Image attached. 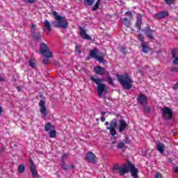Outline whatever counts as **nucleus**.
<instances>
[{"label": "nucleus", "instance_id": "nucleus-43", "mask_svg": "<svg viewBox=\"0 0 178 178\" xmlns=\"http://www.w3.org/2000/svg\"><path fill=\"white\" fill-rule=\"evenodd\" d=\"M75 49H76V51L78 54H81V49L80 48V46L76 45V46L75 47Z\"/></svg>", "mask_w": 178, "mask_h": 178}, {"label": "nucleus", "instance_id": "nucleus-41", "mask_svg": "<svg viewBox=\"0 0 178 178\" xmlns=\"http://www.w3.org/2000/svg\"><path fill=\"white\" fill-rule=\"evenodd\" d=\"M29 163H30V169L33 168H35V165H34V163L33 162V160H31V159H29Z\"/></svg>", "mask_w": 178, "mask_h": 178}, {"label": "nucleus", "instance_id": "nucleus-39", "mask_svg": "<svg viewBox=\"0 0 178 178\" xmlns=\"http://www.w3.org/2000/svg\"><path fill=\"white\" fill-rule=\"evenodd\" d=\"M29 63V66L32 67V69H34V67H35V63L33 62L32 60H30Z\"/></svg>", "mask_w": 178, "mask_h": 178}, {"label": "nucleus", "instance_id": "nucleus-44", "mask_svg": "<svg viewBox=\"0 0 178 178\" xmlns=\"http://www.w3.org/2000/svg\"><path fill=\"white\" fill-rule=\"evenodd\" d=\"M25 2H27V3L33 4L34 2H37V0H24Z\"/></svg>", "mask_w": 178, "mask_h": 178}, {"label": "nucleus", "instance_id": "nucleus-38", "mask_svg": "<svg viewBox=\"0 0 178 178\" xmlns=\"http://www.w3.org/2000/svg\"><path fill=\"white\" fill-rule=\"evenodd\" d=\"M60 165H61V168L63 169V170H65V172L67 170V166L65 163V161H63Z\"/></svg>", "mask_w": 178, "mask_h": 178}, {"label": "nucleus", "instance_id": "nucleus-29", "mask_svg": "<svg viewBox=\"0 0 178 178\" xmlns=\"http://www.w3.org/2000/svg\"><path fill=\"white\" fill-rule=\"evenodd\" d=\"M124 145H125L123 142H120L117 145V148L118 149H123V148H124Z\"/></svg>", "mask_w": 178, "mask_h": 178}, {"label": "nucleus", "instance_id": "nucleus-16", "mask_svg": "<svg viewBox=\"0 0 178 178\" xmlns=\"http://www.w3.org/2000/svg\"><path fill=\"white\" fill-rule=\"evenodd\" d=\"M141 47H142V51L144 52V54H148L151 51V48L149 46L147 45L145 42H143L141 43Z\"/></svg>", "mask_w": 178, "mask_h": 178}, {"label": "nucleus", "instance_id": "nucleus-4", "mask_svg": "<svg viewBox=\"0 0 178 178\" xmlns=\"http://www.w3.org/2000/svg\"><path fill=\"white\" fill-rule=\"evenodd\" d=\"M90 79L95 83L97 86V95L102 98V93L106 92L108 90V88L106 87V85L102 83L103 80L101 79H95L94 76H92Z\"/></svg>", "mask_w": 178, "mask_h": 178}, {"label": "nucleus", "instance_id": "nucleus-27", "mask_svg": "<svg viewBox=\"0 0 178 178\" xmlns=\"http://www.w3.org/2000/svg\"><path fill=\"white\" fill-rule=\"evenodd\" d=\"M24 170H26V167L24 166V165L23 164L19 165L18 167L19 173H24Z\"/></svg>", "mask_w": 178, "mask_h": 178}, {"label": "nucleus", "instance_id": "nucleus-50", "mask_svg": "<svg viewBox=\"0 0 178 178\" xmlns=\"http://www.w3.org/2000/svg\"><path fill=\"white\" fill-rule=\"evenodd\" d=\"M67 156H69V154H63L62 158H63V159H66L67 158Z\"/></svg>", "mask_w": 178, "mask_h": 178}, {"label": "nucleus", "instance_id": "nucleus-53", "mask_svg": "<svg viewBox=\"0 0 178 178\" xmlns=\"http://www.w3.org/2000/svg\"><path fill=\"white\" fill-rule=\"evenodd\" d=\"M174 172H175V173H178V166H177V167H175V168H174Z\"/></svg>", "mask_w": 178, "mask_h": 178}, {"label": "nucleus", "instance_id": "nucleus-2", "mask_svg": "<svg viewBox=\"0 0 178 178\" xmlns=\"http://www.w3.org/2000/svg\"><path fill=\"white\" fill-rule=\"evenodd\" d=\"M117 79L121 84V86L124 88L125 90H131L133 88V80L130 77V75L129 74L125 73L124 74H117Z\"/></svg>", "mask_w": 178, "mask_h": 178}, {"label": "nucleus", "instance_id": "nucleus-9", "mask_svg": "<svg viewBox=\"0 0 178 178\" xmlns=\"http://www.w3.org/2000/svg\"><path fill=\"white\" fill-rule=\"evenodd\" d=\"M129 170L131 173V176L134 178H138V169L130 163Z\"/></svg>", "mask_w": 178, "mask_h": 178}, {"label": "nucleus", "instance_id": "nucleus-63", "mask_svg": "<svg viewBox=\"0 0 178 178\" xmlns=\"http://www.w3.org/2000/svg\"><path fill=\"white\" fill-rule=\"evenodd\" d=\"M97 2H98L99 3H101V0H97Z\"/></svg>", "mask_w": 178, "mask_h": 178}, {"label": "nucleus", "instance_id": "nucleus-61", "mask_svg": "<svg viewBox=\"0 0 178 178\" xmlns=\"http://www.w3.org/2000/svg\"><path fill=\"white\" fill-rule=\"evenodd\" d=\"M105 125H106V126H109V122H105Z\"/></svg>", "mask_w": 178, "mask_h": 178}, {"label": "nucleus", "instance_id": "nucleus-51", "mask_svg": "<svg viewBox=\"0 0 178 178\" xmlns=\"http://www.w3.org/2000/svg\"><path fill=\"white\" fill-rule=\"evenodd\" d=\"M32 31H33V33H34V32L35 33V25L34 24L32 25Z\"/></svg>", "mask_w": 178, "mask_h": 178}, {"label": "nucleus", "instance_id": "nucleus-3", "mask_svg": "<svg viewBox=\"0 0 178 178\" xmlns=\"http://www.w3.org/2000/svg\"><path fill=\"white\" fill-rule=\"evenodd\" d=\"M40 52L46 58L42 60L43 65H48L49 63V58H52V52L49 50L48 45L45 43H41Z\"/></svg>", "mask_w": 178, "mask_h": 178}, {"label": "nucleus", "instance_id": "nucleus-7", "mask_svg": "<svg viewBox=\"0 0 178 178\" xmlns=\"http://www.w3.org/2000/svg\"><path fill=\"white\" fill-rule=\"evenodd\" d=\"M130 163L131 162L128 161L127 163L124 164L123 166L120 167L119 173L120 176H124V175H126V173L130 170Z\"/></svg>", "mask_w": 178, "mask_h": 178}, {"label": "nucleus", "instance_id": "nucleus-5", "mask_svg": "<svg viewBox=\"0 0 178 178\" xmlns=\"http://www.w3.org/2000/svg\"><path fill=\"white\" fill-rule=\"evenodd\" d=\"M161 111L163 113V118H164L165 120H170L172 118H173V111H172V108L169 107H164L161 108Z\"/></svg>", "mask_w": 178, "mask_h": 178}, {"label": "nucleus", "instance_id": "nucleus-19", "mask_svg": "<svg viewBox=\"0 0 178 178\" xmlns=\"http://www.w3.org/2000/svg\"><path fill=\"white\" fill-rule=\"evenodd\" d=\"M99 56L96 57V59L100 63H103V65H105L106 63V60L104 59V54L102 53L97 54Z\"/></svg>", "mask_w": 178, "mask_h": 178}, {"label": "nucleus", "instance_id": "nucleus-13", "mask_svg": "<svg viewBox=\"0 0 178 178\" xmlns=\"http://www.w3.org/2000/svg\"><path fill=\"white\" fill-rule=\"evenodd\" d=\"M143 31H145L147 37L149 40H154V35H152L154 34V33H155V31H154L149 28H145V29H143Z\"/></svg>", "mask_w": 178, "mask_h": 178}, {"label": "nucleus", "instance_id": "nucleus-20", "mask_svg": "<svg viewBox=\"0 0 178 178\" xmlns=\"http://www.w3.org/2000/svg\"><path fill=\"white\" fill-rule=\"evenodd\" d=\"M142 23H143V18H141V17H138L136 19L135 26H136V27H137L138 31H140V30H141V24Z\"/></svg>", "mask_w": 178, "mask_h": 178}, {"label": "nucleus", "instance_id": "nucleus-32", "mask_svg": "<svg viewBox=\"0 0 178 178\" xmlns=\"http://www.w3.org/2000/svg\"><path fill=\"white\" fill-rule=\"evenodd\" d=\"M144 109H145V111L147 113H149L151 112V108H149V106H147V104L144 105Z\"/></svg>", "mask_w": 178, "mask_h": 178}, {"label": "nucleus", "instance_id": "nucleus-56", "mask_svg": "<svg viewBox=\"0 0 178 178\" xmlns=\"http://www.w3.org/2000/svg\"><path fill=\"white\" fill-rule=\"evenodd\" d=\"M100 120L102 122H105V117H101Z\"/></svg>", "mask_w": 178, "mask_h": 178}, {"label": "nucleus", "instance_id": "nucleus-57", "mask_svg": "<svg viewBox=\"0 0 178 178\" xmlns=\"http://www.w3.org/2000/svg\"><path fill=\"white\" fill-rule=\"evenodd\" d=\"M17 91H18V92L22 91V88H21L20 86H18V87H17Z\"/></svg>", "mask_w": 178, "mask_h": 178}, {"label": "nucleus", "instance_id": "nucleus-6", "mask_svg": "<svg viewBox=\"0 0 178 178\" xmlns=\"http://www.w3.org/2000/svg\"><path fill=\"white\" fill-rule=\"evenodd\" d=\"M85 159L90 163H97V156H95V154L92 153V152H88L86 155Z\"/></svg>", "mask_w": 178, "mask_h": 178}, {"label": "nucleus", "instance_id": "nucleus-34", "mask_svg": "<svg viewBox=\"0 0 178 178\" xmlns=\"http://www.w3.org/2000/svg\"><path fill=\"white\" fill-rule=\"evenodd\" d=\"M107 82L108 83V84H111V86L113 85V79H112V77H111V76H108L107 77Z\"/></svg>", "mask_w": 178, "mask_h": 178}, {"label": "nucleus", "instance_id": "nucleus-42", "mask_svg": "<svg viewBox=\"0 0 178 178\" xmlns=\"http://www.w3.org/2000/svg\"><path fill=\"white\" fill-rule=\"evenodd\" d=\"M120 51L122 54H124V55H126V54H127V50H126V48H124V47H121Z\"/></svg>", "mask_w": 178, "mask_h": 178}, {"label": "nucleus", "instance_id": "nucleus-40", "mask_svg": "<svg viewBox=\"0 0 178 178\" xmlns=\"http://www.w3.org/2000/svg\"><path fill=\"white\" fill-rule=\"evenodd\" d=\"M138 40L141 42V44H143V42H144V36L142 34H139Z\"/></svg>", "mask_w": 178, "mask_h": 178}, {"label": "nucleus", "instance_id": "nucleus-28", "mask_svg": "<svg viewBox=\"0 0 178 178\" xmlns=\"http://www.w3.org/2000/svg\"><path fill=\"white\" fill-rule=\"evenodd\" d=\"M49 137L51 138H55L56 137V131L55 130H51L49 131Z\"/></svg>", "mask_w": 178, "mask_h": 178}, {"label": "nucleus", "instance_id": "nucleus-36", "mask_svg": "<svg viewBox=\"0 0 178 178\" xmlns=\"http://www.w3.org/2000/svg\"><path fill=\"white\" fill-rule=\"evenodd\" d=\"M125 145L126 144H130V138H129V137H125V138L124 139V142H122Z\"/></svg>", "mask_w": 178, "mask_h": 178}, {"label": "nucleus", "instance_id": "nucleus-10", "mask_svg": "<svg viewBox=\"0 0 178 178\" xmlns=\"http://www.w3.org/2000/svg\"><path fill=\"white\" fill-rule=\"evenodd\" d=\"M79 30H80V35L81 38H83V40H88L89 41L92 40L91 36L87 34L86 29H84L81 26H79Z\"/></svg>", "mask_w": 178, "mask_h": 178}, {"label": "nucleus", "instance_id": "nucleus-26", "mask_svg": "<svg viewBox=\"0 0 178 178\" xmlns=\"http://www.w3.org/2000/svg\"><path fill=\"white\" fill-rule=\"evenodd\" d=\"M83 2L86 5H88V6H92L95 0H83Z\"/></svg>", "mask_w": 178, "mask_h": 178}, {"label": "nucleus", "instance_id": "nucleus-31", "mask_svg": "<svg viewBox=\"0 0 178 178\" xmlns=\"http://www.w3.org/2000/svg\"><path fill=\"white\" fill-rule=\"evenodd\" d=\"M100 3L97 1L95 3V4L93 6L92 10H97V9L99 8Z\"/></svg>", "mask_w": 178, "mask_h": 178}, {"label": "nucleus", "instance_id": "nucleus-18", "mask_svg": "<svg viewBox=\"0 0 178 178\" xmlns=\"http://www.w3.org/2000/svg\"><path fill=\"white\" fill-rule=\"evenodd\" d=\"M44 31H48L49 33L50 31H52V28L51 27V24L49 23V21L48 19H46L44 22Z\"/></svg>", "mask_w": 178, "mask_h": 178}, {"label": "nucleus", "instance_id": "nucleus-23", "mask_svg": "<svg viewBox=\"0 0 178 178\" xmlns=\"http://www.w3.org/2000/svg\"><path fill=\"white\" fill-rule=\"evenodd\" d=\"M156 147L157 151H159L160 154H163V152H165V145H163V143H159Z\"/></svg>", "mask_w": 178, "mask_h": 178}, {"label": "nucleus", "instance_id": "nucleus-30", "mask_svg": "<svg viewBox=\"0 0 178 178\" xmlns=\"http://www.w3.org/2000/svg\"><path fill=\"white\" fill-rule=\"evenodd\" d=\"M124 24L127 27H129L131 24L130 20H129V19L127 18H124Z\"/></svg>", "mask_w": 178, "mask_h": 178}, {"label": "nucleus", "instance_id": "nucleus-12", "mask_svg": "<svg viewBox=\"0 0 178 178\" xmlns=\"http://www.w3.org/2000/svg\"><path fill=\"white\" fill-rule=\"evenodd\" d=\"M39 106H40V112L42 115H47V107H45V100L44 99H40Z\"/></svg>", "mask_w": 178, "mask_h": 178}, {"label": "nucleus", "instance_id": "nucleus-62", "mask_svg": "<svg viewBox=\"0 0 178 178\" xmlns=\"http://www.w3.org/2000/svg\"><path fill=\"white\" fill-rule=\"evenodd\" d=\"M112 144H116V140H113Z\"/></svg>", "mask_w": 178, "mask_h": 178}, {"label": "nucleus", "instance_id": "nucleus-35", "mask_svg": "<svg viewBox=\"0 0 178 178\" xmlns=\"http://www.w3.org/2000/svg\"><path fill=\"white\" fill-rule=\"evenodd\" d=\"M165 3L170 6V5H173L175 3V0H164Z\"/></svg>", "mask_w": 178, "mask_h": 178}, {"label": "nucleus", "instance_id": "nucleus-8", "mask_svg": "<svg viewBox=\"0 0 178 178\" xmlns=\"http://www.w3.org/2000/svg\"><path fill=\"white\" fill-rule=\"evenodd\" d=\"M137 101L140 104V105H142V106H143L144 105H147V102L148 101V97H147V96H145V95L141 93L139 95Z\"/></svg>", "mask_w": 178, "mask_h": 178}, {"label": "nucleus", "instance_id": "nucleus-24", "mask_svg": "<svg viewBox=\"0 0 178 178\" xmlns=\"http://www.w3.org/2000/svg\"><path fill=\"white\" fill-rule=\"evenodd\" d=\"M30 170L33 177H38V172H37V168L35 167L30 168Z\"/></svg>", "mask_w": 178, "mask_h": 178}, {"label": "nucleus", "instance_id": "nucleus-22", "mask_svg": "<svg viewBox=\"0 0 178 178\" xmlns=\"http://www.w3.org/2000/svg\"><path fill=\"white\" fill-rule=\"evenodd\" d=\"M118 126V120L113 119L111 123L110 126L107 127L106 129H116V127Z\"/></svg>", "mask_w": 178, "mask_h": 178}, {"label": "nucleus", "instance_id": "nucleus-37", "mask_svg": "<svg viewBox=\"0 0 178 178\" xmlns=\"http://www.w3.org/2000/svg\"><path fill=\"white\" fill-rule=\"evenodd\" d=\"M107 130H110L111 136H115L116 134V129H107Z\"/></svg>", "mask_w": 178, "mask_h": 178}, {"label": "nucleus", "instance_id": "nucleus-58", "mask_svg": "<svg viewBox=\"0 0 178 178\" xmlns=\"http://www.w3.org/2000/svg\"><path fill=\"white\" fill-rule=\"evenodd\" d=\"M106 115V112H102V116L104 117Z\"/></svg>", "mask_w": 178, "mask_h": 178}, {"label": "nucleus", "instance_id": "nucleus-59", "mask_svg": "<svg viewBox=\"0 0 178 178\" xmlns=\"http://www.w3.org/2000/svg\"><path fill=\"white\" fill-rule=\"evenodd\" d=\"M116 117H117V118H120V119H122V116H121L120 115H119V114H117V115H116Z\"/></svg>", "mask_w": 178, "mask_h": 178}, {"label": "nucleus", "instance_id": "nucleus-48", "mask_svg": "<svg viewBox=\"0 0 178 178\" xmlns=\"http://www.w3.org/2000/svg\"><path fill=\"white\" fill-rule=\"evenodd\" d=\"M174 65H178V57L175 58V59L173 60Z\"/></svg>", "mask_w": 178, "mask_h": 178}, {"label": "nucleus", "instance_id": "nucleus-49", "mask_svg": "<svg viewBox=\"0 0 178 178\" xmlns=\"http://www.w3.org/2000/svg\"><path fill=\"white\" fill-rule=\"evenodd\" d=\"M113 169L114 170H118L119 172L120 167H119L118 165H114Z\"/></svg>", "mask_w": 178, "mask_h": 178}, {"label": "nucleus", "instance_id": "nucleus-25", "mask_svg": "<svg viewBox=\"0 0 178 178\" xmlns=\"http://www.w3.org/2000/svg\"><path fill=\"white\" fill-rule=\"evenodd\" d=\"M53 127H54V125H52L51 122H47L44 126V130L45 131H49V130H51V129H52Z\"/></svg>", "mask_w": 178, "mask_h": 178}, {"label": "nucleus", "instance_id": "nucleus-21", "mask_svg": "<svg viewBox=\"0 0 178 178\" xmlns=\"http://www.w3.org/2000/svg\"><path fill=\"white\" fill-rule=\"evenodd\" d=\"M97 54H98V49L95 48L90 51V58H93L94 59H96V58L99 56H97Z\"/></svg>", "mask_w": 178, "mask_h": 178}, {"label": "nucleus", "instance_id": "nucleus-55", "mask_svg": "<svg viewBox=\"0 0 178 178\" xmlns=\"http://www.w3.org/2000/svg\"><path fill=\"white\" fill-rule=\"evenodd\" d=\"M68 169H74V165H71L70 167H68Z\"/></svg>", "mask_w": 178, "mask_h": 178}, {"label": "nucleus", "instance_id": "nucleus-11", "mask_svg": "<svg viewBox=\"0 0 178 178\" xmlns=\"http://www.w3.org/2000/svg\"><path fill=\"white\" fill-rule=\"evenodd\" d=\"M169 16V12L168 10L161 11L154 15V19H165Z\"/></svg>", "mask_w": 178, "mask_h": 178}, {"label": "nucleus", "instance_id": "nucleus-54", "mask_svg": "<svg viewBox=\"0 0 178 178\" xmlns=\"http://www.w3.org/2000/svg\"><path fill=\"white\" fill-rule=\"evenodd\" d=\"M2 112H3V110L2 109V107L0 106V116H2Z\"/></svg>", "mask_w": 178, "mask_h": 178}, {"label": "nucleus", "instance_id": "nucleus-17", "mask_svg": "<svg viewBox=\"0 0 178 178\" xmlns=\"http://www.w3.org/2000/svg\"><path fill=\"white\" fill-rule=\"evenodd\" d=\"M33 38L35 41H40V40H41V38H42V37H44L42 35H41V33L40 32H35L33 31Z\"/></svg>", "mask_w": 178, "mask_h": 178}, {"label": "nucleus", "instance_id": "nucleus-46", "mask_svg": "<svg viewBox=\"0 0 178 178\" xmlns=\"http://www.w3.org/2000/svg\"><path fill=\"white\" fill-rule=\"evenodd\" d=\"M126 15H129L131 17V19L133 18V13L131 12V11H127L126 13H125Z\"/></svg>", "mask_w": 178, "mask_h": 178}, {"label": "nucleus", "instance_id": "nucleus-1", "mask_svg": "<svg viewBox=\"0 0 178 178\" xmlns=\"http://www.w3.org/2000/svg\"><path fill=\"white\" fill-rule=\"evenodd\" d=\"M53 16L56 21L51 22V27H57L58 29H63L66 30L69 26V22L66 17L58 15V12L53 11Z\"/></svg>", "mask_w": 178, "mask_h": 178}, {"label": "nucleus", "instance_id": "nucleus-14", "mask_svg": "<svg viewBox=\"0 0 178 178\" xmlns=\"http://www.w3.org/2000/svg\"><path fill=\"white\" fill-rule=\"evenodd\" d=\"M119 123H120L119 131L120 133H122V131H124V130L126 129V127H127V124L126 123V121H124L123 119H120Z\"/></svg>", "mask_w": 178, "mask_h": 178}, {"label": "nucleus", "instance_id": "nucleus-60", "mask_svg": "<svg viewBox=\"0 0 178 178\" xmlns=\"http://www.w3.org/2000/svg\"><path fill=\"white\" fill-rule=\"evenodd\" d=\"M5 81V79L1 77V76H0V81Z\"/></svg>", "mask_w": 178, "mask_h": 178}, {"label": "nucleus", "instance_id": "nucleus-15", "mask_svg": "<svg viewBox=\"0 0 178 178\" xmlns=\"http://www.w3.org/2000/svg\"><path fill=\"white\" fill-rule=\"evenodd\" d=\"M95 72L99 76H104L105 73V68L104 67L98 66L94 68Z\"/></svg>", "mask_w": 178, "mask_h": 178}, {"label": "nucleus", "instance_id": "nucleus-47", "mask_svg": "<svg viewBox=\"0 0 178 178\" xmlns=\"http://www.w3.org/2000/svg\"><path fill=\"white\" fill-rule=\"evenodd\" d=\"M171 72H178V68L177 67H172Z\"/></svg>", "mask_w": 178, "mask_h": 178}, {"label": "nucleus", "instance_id": "nucleus-33", "mask_svg": "<svg viewBox=\"0 0 178 178\" xmlns=\"http://www.w3.org/2000/svg\"><path fill=\"white\" fill-rule=\"evenodd\" d=\"M177 54V49H173L171 51V55H172V58H176Z\"/></svg>", "mask_w": 178, "mask_h": 178}, {"label": "nucleus", "instance_id": "nucleus-52", "mask_svg": "<svg viewBox=\"0 0 178 178\" xmlns=\"http://www.w3.org/2000/svg\"><path fill=\"white\" fill-rule=\"evenodd\" d=\"M178 88V82L177 83V84H175L173 87V90H177Z\"/></svg>", "mask_w": 178, "mask_h": 178}, {"label": "nucleus", "instance_id": "nucleus-64", "mask_svg": "<svg viewBox=\"0 0 178 178\" xmlns=\"http://www.w3.org/2000/svg\"><path fill=\"white\" fill-rule=\"evenodd\" d=\"M169 162H172V159H168Z\"/></svg>", "mask_w": 178, "mask_h": 178}, {"label": "nucleus", "instance_id": "nucleus-45", "mask_svg": "<svg viewBox=\"0 0 178 178\" xmlns=\"http://www.w3.org/2000/svg\"><path fill=\"white\" fill-rule=\"evenodd\" d=\"M155 178H163V177L162 176V174L159 172H156L155 175Z\"/></svg>", "mask_w": 178, "mask_h": 178}]
</instances>
